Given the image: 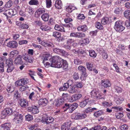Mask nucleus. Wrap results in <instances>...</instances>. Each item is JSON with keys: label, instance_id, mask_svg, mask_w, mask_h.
Listing matches in <instances>:
<instances>
[{"label": "nucleus", "instance_id": "1", "mask_svg": "<svg viewBox=\"0 0 130 130\" xmlns=\"http://www.w3.org/2000/svg\"><path fill=\"white\" fill-rule=\"evenodd\" d=\"M50 61L52 62L51 66L52 67L60 68L61 66V63L63 61V59L58 56H55L52 58L51 57Z\"/></svg>", "mask_w": 130, "mask_h": 130}, {"label": "nucleus", "instance_id": "2", "mask_svg": "<svg viewBox=\"0 0 130 130\" xmlns=\"http://www.w3.org/2000/svg\"><path fill=\"white\" fill-rule=\"evenodd\" d=\"M123 21H117L115 22L114 28L116 31L120 32L123 30L125 27L123 26Z\"/></svg>", "mask_w": 130, "mask_h": 130}, {"label": "nucleus", "instance_id": "3", "mask_svg": "<svg viewBox=\"0 0 130 130\" xmlns=\"http://www.w3.org/2000/svg\"><path fill=\"white\" fill-rule=\"evenodd\" d=\"M91 95L92 97L94 98L97 99H104V98L102 94L100 93L98 91L95 89L91 91Z\"/></svg>", "mask_w": 130, "mask_h": 130}, {"label": "nucleus", "instance_id": "4", "mask_svg": "<svg viewBox=\"0 0 130 130\" xmlns=\"http://www.w3.org/2000/svg\"><path fill=\"white\" fill-rule=\"evenodd\" d=\"M37 40L39 44L45 47H54V44L51 42H45L44 40H42L41 38L39 37H37Z\"/></svg>", "mask_w": 130, "mask_h": 130}, {"label": "nucleus", "instance_id": "5", "mask_svg": "<svg viewBox=\"0 0 130 130\" xmlns=\"http://www.w3.org/2000/svg\"><path fill=\"white\" fill-rule=\"evenodd\" d=\"M12 112V110L11 108H7L5 109L2 112V118H5L8 116L11 115Z\"/></svg>", "mask_w": 130, "mask_h": 130}, {"label": "nucleus", "instance_id": "6", "mask_svg": "<svg viewBox=\"0 0 130 130\" xmlns=\"http://www.w3.org/2000/svg\"><path fill=\"white\" fill-rule=\"evenodd\" d=\"M78 70L82 73V75L80 77V79L81 80H82L84 79V78H82L83 76V77L86 78L87 76V74L86 73V69L84 66H80L78 68Z\"/></svg>", "mask_w": 130, "mask_h": 130}, {"label": "nucleus", "instance_id": "7", "mask_svg": "<svg viewBox=\"0 0 130 130\" xmlns=\"http://www.w3.org/2000/svg\"><path fill=\"white\" fill-rule=\"evenodd\" d=\"M43 60L42 62L43 64L45 66V67H48L50 65V63L48 62H46L45 63V61L47 60L48 59H50V60L51 56L50 54L47 53H45L44 54V56H43Z\"/></svg>", "mask_w": 130, "mask_h": 130}, {"label": "nucleus", "instance_id": "8", "mask_svg": "<svg viewBox=\"0 0 130 130\" xmlns=\"http://www.w3.org/2000/svg\"><path fill=\"white\" fill-rule=\"evenodd\" d=\"M15 116L13 120V121L16 124L21 123L23 119L22 115L21 114L17 113V114H15Z\"/></svg>", "mask_w": 130, "mask_h": 130}, {"label": "nucleus", "instance_id": "9", "mask_svg": "<svg viewBox=\"0 0 130 130\" xmlns=\"http://www.w3.org/2000/svg\"><path fill=\"white\" fill-rule=\"evenodd\" d=\"M73 83V81L72 80H68L67 83H64L62 87H60L59 90L60 91L66 90L69 88V85L71 86Z\"/></svg>", "mask_w": 130, "mask_h": 130}, {"label": "nucleus", "instance_id": "10", "mask_svg": "<svg viewBox=\"0 0 130 130\" xmlns=\"http://www.w3.org/2000/svg\"><path fill=\"white\" fill-rule=\"evenodd\" d=\"M27 83V80L24 78L20 79L16 81L15 85L16 86H23Z\"/></svg>", "mask_w": 130, "mask_h": 130}, {"label": "nucleus", "instance_id": "11", "mask_svg": "<svg viewBox=\"0 0 130 130\" xmlns=\"http://www.w3.org/2000/svg\"><path fill=\"white\" fill-rule=\"evenodd\" d=\"M64 111L68 110L69 112L72 113L75 109L74 107L72 105H70L68 103H65L64 106L63 107Z\"/></svg>", "mask_w": 130, "mask_h": 130}, {"label": "nucleus", "instance_id": "12", "mask_svg": "<svg viewBox=\"0 0 130 130\" xmlns=\"http://www.w3.org/2000/svg\"><path fill=\"white\" fill-rule=\"evenodd\" d=\"M42 119L47 124H49L53 122L54 120V118L50 117H48L46 115H44L42 117Z\"/></svg>", "mask_w": 130, "mask_h": 130}, {"label": "nucleus", "instance_id": "13", "mask_svg": "<svg viewBox=\"0 0 130 130\" xmlns=\"http://www.w3.org/2000/svg\"><path fill=\"white\" fill-rule=\"evenodd\" d=\"M86 35L84 33L78 32H71L70 34V36L77 38H82L85 37Z\"/></svg>", "mask_w": 130, "mask_h": 130}, {"label": "nucleus", "instance_id": "14", "mask_svg": "<svg viewBox=\"0 0 130 130\" xmlns=\"http://www.w3.org/2000/svg\"><path fill=\"white\" fill-rule=\"evenodd\" d=\"M6 45L10 48H16L18 46V43L17 42L15 41H11L8 42Z\"/></svg>", "mask_w": 130, "mask_h": 130}, {"label": "nucleus", "instance_id": "15", "mask_svg": "<svg viewBox=\"0 0 130 130\" xmlns=\"http://www.w3.org/2000/svg\"><path fill=\"white\" fill-rule=\"evenodd\" d=\"M14 11L13 9H10L6 10L4 11L3 14L6 16L9 15V17H12L15 14Z\"/></svg>", "mask_w": 130, "mask_h": 130}, {"label": "nucleus", "instance_id": "16", "mask_svg": "<svg viewBox=\"0 0 130 130\" xmlns=\"http://www.w3.org/2000/svg\"><path fill=\"white\" fill-rule=\"evenodd\" d=\"M71 125V123L70 122H67L64 123L61 125V130H69Z\"/></svg>", "mask_w": 130, "mask_h": 130}, {"label": "nucleus", "instance_id": "17", "mask_svg": "<svg viewBox=\"0 0 130 130\" xmlns=\"http://www.w3.org/2000/svg\"><path fill=\"white\" fill-rule=\"evenodd\" d=\"M111 22V19L110 17H103L102 19L101 22L102 24H109Z\"/></svg>", "mask_w": 130, "mask_h": 130}, {"label": "nucleus", "instance_id": "18", "mask_svg": "<svg viewBox=\"0 0 130 130\" xmlns=\"http://www.w3.org/2000/svg\"><path fill=\"white\" fill-rule=\"evenodd\" d=\"M82 95L80 94L74 95L69 99V101L70 102H73L79 99L82 97Z\"/></svg>", "mask_w": 130, "mask_h": 130}, {"label": "nucleus", "instance_id": "19", "mask_svg": "<svg viewBox=\"0 0 130 130\" xmlns=\"http://www.w3.org/2000/svg\"><path fill=\"white\" fill-rule=\"evenodd\" d=\"M19 103L22 107H26L28 106V102L24 99H20Z\"/></svg>", "mask_w": 130, "mask_h": 130}, {"label": "nucleus", "instance_id": "20", "mask_svg": "<svg viewBox=\"0 0 130 130\" xmlns=\"http://www.w3.org/2000/svg\"><path fill=\"white\" fill-rule=\"evenodd\" d=\"M23 59L26 62L30 63H32L34 61V57L28 55H27L24 56Z\"/></svg>", "mask_w": 130, "mask_h": 130}, {"label": "nucleus", "instance_id": "21", "mask_svg": "<svg viewBox=\"0 0 130 130\" xmlns=\"http://www.w3.org/2000/svg\"><path fill=\"white\" fill-rule=\"evenodd\" d=\"M11 125L9 123H5L2 125L0 127V130H10Z\"/></svg>", "mask_w": 130, "mask_h": 130}, {"label": "nucleus", "instance_id": "22", "mask_svg": "<svg viewBox=\"0 0 130 130\" xmlns=\"http://www.w3.org/2000/svg\"><path fill=\"white\" fill-rule=\"evenodd\" d=\"M14 62L16 64H22L23 63V62L21 57L20 55H19L15 58Z\"/></svg>", "mask_w": 130, "mask_h": 130}, {"label": "nucleus", "instance_id": "23", "mask_svg": "<svg viewBox=\"0 0 130 130\" xmlns=\"http://www.w3.org/2000/svg\"><path fill=\"white\" fill-rule=\"evenodd\" d=\"M101 84L102 86L104 87H107L111 86V84L110 81L108 80H105L104 79L102 80Z\"/></svg>", "mask_w": 130, "mask_h": 130}, {"label": "nucleus", "instance_id": "24", "mask_svg": "<svg viewBox=\"0 0 130 130\" xmlns=\"http://www.w3.org/2000/svg\"><path fill=\"white\" fill-rule=\"evenodd\" d=\"M87 116V115L85 113H78L74 117L75 119H80L85 118Z\"/></svg>", "mask_w": 130, "mask_h": 130}, {"label": "nucleus", "instance_id": "25", "mask_svg": "<svg viewBox=\"0 0 130 130\" xmlns=\"http://www.w3.org/2000/svg\"><path fill=\"white\" fill-rule=\"evenodd\" d=\"M47 101L46 98L41 99L38 101V103L39 105L44 106L47 104Z\"/></svg>", "mask_w": 130, "mask_h": 130}, {"label": "nucleus", "instance_id": "26", "mask_svg": "<svg viewBox=\"0 0 130 130\" xmlns=\"http://www.w3.org/2000/svg\"><path fill=\"white\" fill-rule=\"evenodd\" d=\"M61 66L60 67V68H62L64 70L66 69L68 67V64L66 60H64L63 59V61L61 63Z\"/></svg>", "mask_w": 130, "mask_h": 130}, {"label": "nucleus", "instance_id": "27", "mask_svg": "<svg viewBox=\"0 0 130 130\" xmlns=\"http://www.w3.org/2000/svg\"><path fill=\"white\" fill-rule=\"evenodd\" d=\"M54 28L55 30L61 32H65V29L63 27L58 24H56L55 25Z\"/></svg>", "mask_w": 130, "mask_h": 130}, {"label": "nucleus", "instance_id": "28", "mask_svg": "<svg viewBox=\"0 0 130 130\" xmlns=\"http://www.w3.org/2000/svg\"><path fill=\"white\" fill-rule=\"evenodd\" d=\"M88 101L89 99H85V100L80 102L79 106L81 107H84L87 105Z\"/></svg>", "mask_w": 130, "mask_h": 130}, {"label": "nucleus", "instance_id": "29", "mask_svg": "<svg viewBox=\"0 0 130 130\" xmlns=\"http://www.w3.org/2000/svg\"><path fill=\"white\" fill-rule=\"evenodd\" d=\"M64 100L61 98L58 99L56 102V106H59L62 104L64 102Z\"/></svg>", "mask_w": 130, "mask_h": 130}, {"label": "nucleus", "instance_id": "30", "mask_svg": "<svg viewBox=\"0 0 130 130\" xmlns=\"http://www.w3.org/2000/svg\"><path fill=\"white\" fill-rule=\"evenodd\" d=\"M55 7L58 9H61L62 6V4L61 1L60 0L56 1L55 4Z\"/></svg>", "mask_w": 130, "mask_h": 130}, {"label": "nucleus", "instance_id": "31", "mask_svg": "<svg viewBox=\"0 0 130 130\" xmlns=\"http://www.w3.org/2000/svg\"><path fill=\"white\" fill-rule=\"evenodd\" d=\"M45 12V10L44 9L42 8H39L36 10L35 14L39 16L41 14L44 13Z\"/></svg>", "mask_w": 130, "mask_h": 130}, {"label": "nucleus", "instance_id": "32", "mask_svg": "<svg viewBox=\"0 0 130 130\" xmlns=\"http://www.w3.org/2000/svg\"><path fill=\"white\" fill-rule=\"evenodd\" d=\"M20 97V94L19 93L18 91L15 90L13 95V99L15 100L18 99Z\"/></svg>", "mask_w": 130, "mask_h": 130}, {"label": "nucleus", "instance_id": "33", "mask_svg": "<svg viewBox=\"0 0 130 130\" xmlns=\"http://www.w3.org/2000/svg\"><path fill=\"white\" fill-rule=\"evenodd\" d=\"M77 29L78 30H81L84 32L87 30V27L86 25H84L78 27L77 28Z\"/></svg>", "mask_w": 130, "mask_h": 130}, {"label": "nucleus", "instance_id": "34", "mask_svg": "<svg viewBox=\"0 0 130 130\" xmlns=\"http://www.w3.org/2000/svg\"><path fill=\"white\" fill-rule=\"evenodd\" d=\"M103 105L106 107H109L112 105V102L110 101L109 102L108 101H105L102 103Z\"/></svg>", "mask_w": 130, "mask_h": 130}, {"label": "nucleus", "instance_id": "35", "mask_svg": "<svg viewBox=\"0 0 130 130\" xmlns=\"http://www.w3.org/2000/svg\"><path fill=\"white\" fill-rule=\"evenodd\" d=\"M49 15L48 13L43 14L41 16V18L42 19L45 21H48L49 19Z\"/></svg>", "mask_w": 130, "mask_h": 130}, {"label": "nucleus", "instance_id": "36", "mask_svg": "<svg viewBox=\"0 0 130 130\" xmlns=\"http://www.w3.org/2000/svg\"><path fill=\"white\" fill-rule=\"evenodd\" d=\"M18 53V52L17 50H13L10 52L9 54L10 57L11 58H12L15 56Z\"/></svg>", "mask_w": 130, "mask_h": 130}, {"label": "nucleus", "instance_id": "37", "mask_svg": "<svg viewBox=\"0 0 130 130\" xmlns=\"http://www.w3.org/2000/svg\"><path fill=\"white\" fill-rule=\"evenodd\" d=\"M40 28L42 31H47L50 30V28L47 25H42L40 27Z\"/></svg>", "mask_w": 130, "mask_h": 130}, {"label": "nucleus", "instance_id": "38", "mask_svg": "<svg viewBox=\"0 0 130 130\" xmlns=\"http://www.w3.org/2000/svg\"><path fill=\"white\" fill-rule=\"evenodd\" d=\"M76 8L70 5L68 6L66 8L67 11L69 12H71L73 10H75Z\"/></svg>", "mask_w": 130, "mask_h": 130}, {"label": "nucleus", "instance_id": "39", "mask_svg": "<svg viewBox=\"0 0 130 130\" xmlns=\"http://www.w3.org/2000/svg\"><path fill=\"white\" fill-rule=\"evenodd\" d=\"M39 3V2L37 0H31L28 3L29 5H37Z\"/></svg>", "mask_w": 130, "mask_h": 130}, {"label": "nucleus", "instance_id": "40", "mask_svg": "<svg viewBox=\"0 0 130 130\" xmlns=\"http://www.w3.org/2000/svg\"><path fill=\"white\" fill-rule=\"evenodd\" d=\"M14 86L11 85H10L8 86L7 88V91L9 93H11L14 90Z\"/></svg>", "mask_w": 130, "mask_h": 130}, {"label": "nucleus", "instance_id": "41", "mask_svg": "<svg viewBox=\"0 0 130 130\" xmlns=\"http://www.w3.org/2000/svg\"><path fill=\"white\" fill-rule=\"evenodd\" d=\"M39 112L38 107L36 106H33V108L31 110V113L33 114H36Z\"/></svg>", "mask_w": 130, "mask_h": 130}, {"label": "nucleus", "instance_id": "42", "mask_svg": "<svg viewBox=\"0 0 130 130\" xmlns=\"http://www.w3.org/2000/svg\"><path fill=\"white\" fill-rule=\"evenodd\" d=\"M87 68V69L90 71H92V68L93 67V65L91 63L89 62H87L86 63Z\"/></svg>", "mask_w": 130, "mask_h": 130}, {"label": "nucleus", "instance_id": "43", "mask_svg": "<svg viewBox=\"0 0 130 130\" xmlns=\"http://www.w3.org/2000/svg\"><path fill=\"white\" fill-rule=\"evenodd\" d=\"M112 109H114V111H121L122 110L123 108L119 106H114L112 107Z\"/></svg>", "mask_w": 130, "mask_h": 130}, {"label": "nucleus", "instance_id": "44", "mask_svg": "<svg viewBox=\"0 0 130 130\" xmlns=\"http://www.w3.org/2000/svg\"><path fill=\"white\" fill-rule=\"evenodd\" d=\"M29 98L31 100H34L36 99L35 93L34 92L31 93L29 94Z\"/></svg>", "mask_w": 130, "mask_h": 130}, {"label": "nucleus", "instance_id": "45", "mask_svg": "<svg viewBox=\"0 0 130 130\" xmlns=\"http://www.w3.org/2000/svg\"><path fill=\"white\" fill-rule=\"evenodd\" d=\"M103 113L102 110H99L96 112L94 113V116L98 117L100 116Z\"/></svg>", "mask_w": 130, "mask_h": 130}, {"label": "nucleus", "instance_id": "46", "mask_svg": "<svg viewBox=\"0 0 130 130\" xmlns=\"http://www.w3.org/2000/svg\"><path fill=\"white\" fill-rule=\"evenodd\" d=\"M89 54L90 56L93 58H95L96 56V54L95 52L93 50H91L89 51Z\"/></svg>", "mask_w": 130, "mask_h": 130}, {"label": "nucleus", "instance_id": "47", "mask_svg": "<svg viewBox=\"0 0 130 130\" xmlns=\"http://www.w3.org/2000/svg\"><path fill=\"white\" fill-rule=\"evenodd\" d=\"M89 42V39L86 38L83 40L82 41V44L84 45L88 44Z\"/></svg>", "mask_w": 130, "mask_h": 130}, {"label": "nucleus", "instance_id": "48", "mask_svg": "<svg viewBox=\"0 0 130 130\" xmlns=\"http://www.w3.org/2000/svg\"><path fill=\"white\" fill-rule=\"evenodd\" d=\"M74 63L76 64L79 65L82 64V61L78 58H76L74 60Z\"/></svg>", "mask_w": 130, "mask_h": 130}, {"label": "nucleus", "instance_id": "49", "mask_svg": "<svg viewBox=\"0 0 130 130\" xmlns=\"http://www.w3.org/2000/svg\"><path fill=\"white\" fill-rule=\"evenodd\" d=\"M61 35V33L58 32H54L53 33V36L56 38H59Z\"/></svg>", "mask_w": 130, "mask_h": 130}, {"label": "nucleus", "instance_id": "50", "mask_svg": "<svg viewBox=\"0 0 130 130\" xmlns=\"http://www.w3.org/2000/svg\"><path fill=\"white\" fill-rule=\"evenodd\" d=\"M69 92L71 93H73L75 92L76 90L75 87L74 86H71L69 89Z\"/></svg>", "mask_w": 130, "mask_h": 130}, {"label": "nucleus", "instance_id": "51", "mask_svg": "<svg viewBox=\"0 0 130 130\" xmlns=\"http://www.w3.org/2000/svg\"><path fill=\"white\" fill-rule=\"evenodd\" d=\"M12 1L11 0H9L6 3L5 6L6 8H9L12 5Z\"/></svg>", "mask_w": 130, "mask_h": 130}, {"label": "nucleus", "instance_id": "52", "mask_svg": "<svg viewBox=\"0 0 130 130\" xmlns=\"http://www.w3.org/2000/svg\"><path fill=\"white\" fill-rule=\"evenodd\" d=\"M95 27L98 29L102 30L103 29V27L101 25V23L99 22H96V23Z\"/></svg>", "mask_w": 130, "mask_h": 130}, {"label": "nucleus", "instance_id": "53", "mask_svg": "<svg viewBox=\"0 0 130 130\" xmlns=\"http://www.w3.org/2000/svg\"><path fill=\"white\" fill-rule=\"evenodd\" d=\"M14 67L13 65L8 66L7 69V72L9 73L11 72L14 69Z\"/></svg>", "mask_w": 130, "mask_h": 130}, {"label": "nucleus", "instance_id": "54", "mask_svg": "<svg viewBox=\"0 0 130 130\" xmlns=\"http://www.w3.org/2000/svg\"><path fill=\"white\" fill-rule=\"evenodd\" d=\"M46 7L47 8H50L52 6L51 0H46L45 2Z\"/></svg>", "mask_w": 130, "mask_h": 130}, {"label": "nucleus", "instance_id": "55", "mask_svg": "<svg viewBox=\"0 0 130 130\" xmlns=\"http://www.w3.org/2000/svg\"><path fill=\"white\" fill-rule=\"evenodd\" d=\"M62 50L58 48H55L53 49V51L54 52L58 54H61Z\"/></svg>", "mask_w": 130, "mask_h": 130}, {"label": "nucleus", "instance_id": "56", "mask_svg": "<svg viewBox=\"0 0 130 130\" xmlns=\"http://www.w3.org/2000/svg\"><path fill=\"white\" fill-rule=\"evenodd\" d=\"M6 62L8 66L13 65L12 60L11 58L6 60Z\"/></svg>", "mask_w": 130, "mask_h": 130}, {"label": "nucleus", "instance_id": "57", "mask_svg": "<svg viewBox=\"0 0 130 130\" xmlns=\"http://www.w3.org/2000/svg\"><path fill=\"white\" fill-rule=\"evenodd\" d=\"M124 100V99L122 97L119 98L117 100L116 102L117 104H119L121 103Z\"/></svg>", "mask_w": 130, "mask_h": 130}, {"label": "nucleus", "instance_id": "58", "mask_svg": "<svg viewBox=\"0 0 130 130\" xmlns=\"http://www.w3.org/2000/svg\"><path fill=\"white\" fill-rule=\"evenodd\" d=\"M124 15L126 18H127L130 15V11L129 10L125 11L124 12Z\"/></svg>", "mask_w": 130, "mask_h": 130}, {"label": "nucleus", "instance_id": "59", "mask_svg": "<svg viewBox=\"0 0 130 130\" xmlns=\"http://www.w3.org/2000/svg\"><path fill=\"white\" fill-rule=\"evenodd\" d=\"M25 119L26 120L30 121L33 119L32 116L28 114L25 116Z\"/></svg>", "mask_w": 130, "mask_h": 130}, {"label": "nucleus", "instance_id": "60", "mask_svg": "<svg viewBox=\"0 0 130 130\" xmlns=\"http://www.w3.org/2000/svg\"><path fill=\"white\" fill-rule=\"evenodd\" d=\"M122 11V9L121 8H116L114 12L115 13L119 14L121 13Z\"/></svg>", "mask_w": 130, "mask_h": 130}, {"label": "nucleus", "instance_id": "61", "mask_svg": "<svg viewBox=\"0 0 130 130\" xmlns=\"http://www.w3.org/2000/svg\"><path fill=\"white\" fill-rule=\"evenodd\" d=\"M115 89L116 91H115L118 93H120L122 91V89L118 86H115Z\"/></svg>", "mask_w": 130, "mask_h": 130}, {"label": "nucleus", "instance_id": "62", "mask_svg": "<svg viewBox=\"0 0 130 130\" xmlns=\"http://www.w3.org/2000/svg\"><path fill=\"white\" fill-rule=\"evenodd\" d=\"M116 118L117 119H120L122 117L123 114L122 113H115Z\"/></svg>", "mask_w": 130, "mask_h": 130}, {"label": "nucleus", "instance_id": "63", "mask_svg": "<svg viewBox=\"0 0 130 130\" xmlns=\"http://www.w3.org/2000/svg\"><path fill=\"white\" fill-rule=\"evenodd\" d=\"M21 27L23 29H27L29 27L28 25L27 24H23L21 25Z\"/></svg>", "mask_w": 130, "mask_h": 130}, {"label": "nucleus", "instance_id": "64", "mask_svg": "<svg viewBox=\"0 0 130 130\" xmlns=\"http://www.w3.org/2000/svg\"><path fill=\"white\" fill-rule=\"evenodd\" d=\"M128 127L127 125L124 124L121 126L120 127L121 130H127Z\"/></svg>", "mask_w": 130, "mask_h": 130}]
</instances>
